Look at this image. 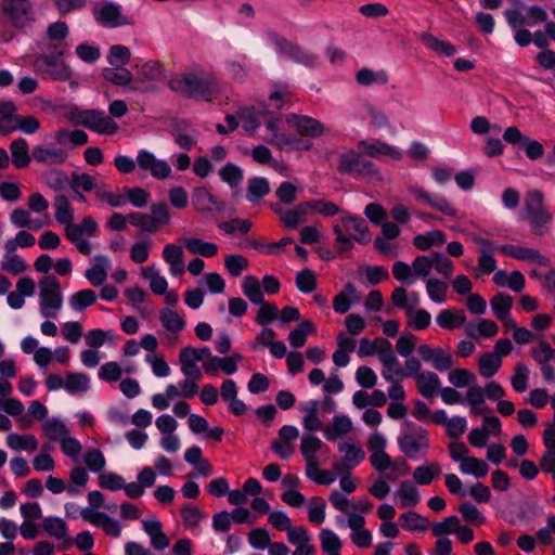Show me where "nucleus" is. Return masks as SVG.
Here are the masks:
<instances>
[{
	"mask_svg": "<svg viewBox=\"0 0 555 555\" xmlns=\"http://www.w3.org/2000/svg\"><path fill=\"white\" fill-rule=\"evenodd\" d=\"M191 203L199 212H222L225 210V202L217 198L205 186H196L192 191Z\"/></svg>",
	"mask_w": 555,
	"mask_h": 555,
	"instance_id": "11",
	"label": "nucleus"
},
{
	"mask_svg": "<svg viewBox=\"0 0 555 555\" xmlns=\"http://www.w3.org/2000/svg\"><path fill=\"white\" fill-rule=\"evenodd\" d=\"M503 140L518 150H522L530 160H537L544 155V146L541 142L524 134L517 127H508L503 133Z\"/></svg>",
	"mask_w": 555,
	"mask_h": 555,
	"instance_id": "8",
	"label": "nucleus"
},
{
	"mask_svg": "<svg viewBox=\"0 0 555 555\" xmlns=\"http://www.w3.org/2000/svg\"><path fill=\"white\" fill-rule=\"evenodd\" d=\"M324 446L322 440L310 434H306L301 438L300 452L305 460H314L315 453Z\"/></svg>",
	"mask_w": 555,
	"mask_h": 555,
	"instance_id": "50",
	"label": "nucleus"
},
{
	"mask_svg": "<svg viewBox=\"0 0 555 555\" xmlns=\"http://www.w3.org/2000/svg\"><path fill=\"white\" fill-rule=\"evenodd\" d=\"M341 227L346 231H354L353 240L361 245H366L371 242V233L366 221L357 215L345 214L340 219Z\"/></svg>",
	"mask_w": 555,
	"mask_h": 555,
	"instance_id": "15",
	"label": "nucleus"
},
{
	"mask_svg": "<svg viewBox=\"0 0 555 555\" xmlns=\"http://www.w3.org/2000/svg\"><path fill=\"white\" fill-rule=\"evenodd\" d=\"M67 156V152L60 147L36 145L33 149V157L40 164H63Z\"/></svg>",
	"mask_w": 555,
	"mask_h": 555,
	"instance_id": "17",
	"label": "nucleus"
},
{
	"mask_svg": "<svg viewBox=\"0 0 555 555\" xmlns=\"http://www.w3.org/2000/svg\"><path fill=\"white\" fill-rule=\"evenodd\" d=\"M460 470L465 475H473L476 478H485L489 472V465L480 459L468 457L460 465Z\"/></svg>",
	"mask_w": 555,
	"mask_h": 555,
	"instance_id": "45",
	"label": "nucleus"
},
{
	"mask_svg": "<svg viewBox=\"0 0 555 555\" xmlns=\"http://www.w3.org/2000/svg\"><path fill=\"white\" fill-rule=\"evenodd\" d=\"M222 182L227 183L231 189L241 184L244 179V170L233 163H227L218 172Z\"/></svg>",
	"mask_w": 555,
	"mask_h": 555,
	"instance_id": "35",
	"label": "nucleus"
},
{
	"mask_svg": "<svg viewBox=\"0 0 555 555\" xmlns=\"http://www.w3.org/2000/svg\"><path fill=\"white\" fill-rule=\"evenodd\" d=\"M63 46V43H50L47 47L49 53H39L34 56L33 67L37 75L54 81H67L73 77L70 66L64 62L69 51Z\"/></svg>",
	"mask_w": 555,
	"mask_h": 555,
	"instance_id": "2",
	"label": "nucleus"
},
{
	"mask_svg": "<svg viewBox=\"0 0 555 555\" xmlns=\"http://www.w3.org/2000/svg\"><path fill=\"white\" fill-rule=\"evenodd\" d=\"M142 275L150 281L151 291L156 295H165L168 288L167 280L154 267L142 269Z\"/></svg>",
	"mask_w": 555,
	"mask_h": 555,
	"instance_id": "46",
	"label": "nucleus"
},
{
	"mask_svg": "<svg viewBox=\"0 0 555 555\" xmlns=\"http://www.w3.org/2000/svg\"><path fill=\"white\" fill-rule=\"evenodd\" d=\"M258 305L260 308L256 313L255 322L259 326L268 327L279 318L280 310L275 304L270 301L263 300V302Z\"/></svg>",
	"mask_w": 555,
	"mask_h": 555,
	"instance_id": "39",
	"label": "nucleus"
},
{
	"mask_svg": "<svg viewBox=\"0 0 555 555\" xmlns=\"http://www.w3.org/2000/svg\"><path fill=\"white\" fill-rule=\"evenodd\" d=\"M95 263L86 270V279L94 286H100L107 278L105 267L108 264V258L104 255H96L94 257Z\"/></svg>",
	"mask_w": 555,
	"mask_h": 555,
	"instance_id": "24",
	"label": "nucleus"
},
{
	"mask_svg": "<svg viewBox=\"0 0 555 555\" xmlns=\"http://www.w3.org/2000/svg\"><path fill=\"white\" fill-rule=\"evenodd\" d=\"M356 81L364 87H369L375 82L385 85L388 81V75L385 70L374 72L367 67H363L357 72Z\"/></svg>",
	"mask_w": 555,
	"mask_h": 555,
	"instance_id": "42",
	"label": "nucleus"
},
{
	"mask_svg": "<svg viewBox=\"0 0 555 555\" xmlns=\"http://www.w3.org/2000/svg\"><path fill=\"white\" fill-rule=\"evenodd\" d=\"M295 284L302 294H311L317 288L315 273L310 269H302L297 273Z\"/></svg>",
	"mask_w": 555,
	"mask_h": 555,
	"instance_id": "51",
	"label": "nucleus"
},
{
	"mask_svg": "<svg viewBox=\"0 0 555 555\" xmlns=\"http://www.w3.org/2000/svg\"><path fill=\"white\" fill-rule=\"evenodd\" d=\"M358 146L370 157H377L379 155H390L395 158H399L400 156L399 152L395 151L387 143L380 141L369 142L366 140H361L358 143Z\"/></svg>",
	"mask_w": 555,
	"mask_h": 555,
	"instance_id": "32",
	"label": "nucleus"
},
{
	"mask_svg": "<svg viewBox=\"0 0 555 555\" xmlns=\"http://www.w3.org/2000/svg\"><path fill=\"white\" fill-rule=\"evenodd\" d=\"M436 322L440 327L452 331L466 322V314L462 309H459L456 313H453L451 309H444L437 315Z\"/></svg>",
	"mask_w": 555,
	"mask_h": 555,
	"instance_id": "30",
	"label": "nucleus"
},
{
	"mask_svg": "<svg viewBox=\"0 0 555 555\" xmlns=\"http://www.w3.org/2000/svg\"><path fill=\"white\" fill-rule=\"evenodd\" d=\"M80 516L85 520L95 526L102 527L104 532L113 538H118L121 534V527L119 521L104 512H95L91 508H83L80 512Z\"/></svg>",
	"mask_w": 555,
	"mask_h": 555,
	"instance_id": "14",
	"label": "nucleus"
},
{
	"mask_svg": "<svg viewBox=\"0 0 555 555\" xmlns=\"http://www.w3.org/2000/svg\"><path fill=\"white\" fill-rule=\"evenodd\" d=\"M92 15L96 24L104 28H117L130 24L121 14V5L114 2L104 1L101 7L94 5Z\"/></svg>",
	"mask_w": 555,
	"mask_h": 555,
	"instance_id": "10",
	"label": "nucleus"
},
{
	"mask_svg": "<svg viewBox=\"0 0 555 555\" xmlns=\"http://www.w3.org/2000/svg\"><path fill=\"white\" fill-rule=\"evenodd\" d=\"M267 38L275 46L280 57L291 60L296 64L312 68L318 64L319 57L310 50L294 43L272 29L266 30Z\"/></svg>",
	"mask_w": 555,
	"mask_h": 555,
	"instance_id": "4",
	"label": "nucleus"
},
{
	"mask_svg": "<svg viewBox=\"0 0 555 555\" xmlns=\"http://www.w3.org/2000/svg\"><path fill=\"white\" fill-rule=\"evenodd\" d=\"M54 208H55V220L61 224H66L74 219V211L70 206L68 198L59 194L54 198Z\"/></svg>",
	"mask_w": 555,
	"mask_h": 555,
	"instance_id": "43",
	"label": "nucleus"
},
{
	"mask_svg": "<svg viewBox=\"0 0 555 555\" xmlns=\"http://www.w3.org/2000/svg\"><path fill=\"white\" fill-rule=\"evenodd\" d=\"M40 313L44 318H55L56 311L62 308L63 295L57 278L46 275L39 281Z\"/></svg>",
	"mask_w": 555,
	"mask_h": 555,
	"instance_id": "6",
	"label": "nucleus"
},
{
	"mask_svg": "<svg viewBox=\"0 0 555 555\" xmlns=\"http://www.w3.org/2000/svg\"><path fill=\"white\" fill-rule=\"evenodd\" d=\"M317 332L315 325L309 321L305 320L299 323L294 330H292L288 334V341L293 348H301L305 346L307 341V336L312 335Z\"/></svg>",
	"mask_w": 555,
	"mask_h": 555,
	"instance_id": "26",
	"label": "nucleus"
},
{
	"mask_svg": "<svg viewBox=\"0 0 555 555\" xmlns=\"http://www.w3.org/2000/svg\"><path fill=\"white\" fill-rule=\"evenodd\" d=\"M431 268L446 278H450L453 271V263L443 253L433 251L429 254Z\"/></svg>",
	"mask_w": 555,
	"mask_h": 555,
	"instance_id": "59",
	"label": "nucleus"
},
{
	"mask_svg": "<svg viewBox=\"0 0 555 555\" xmlns=\"http://www.w3.org/2000/svg\"><path fill=\"white\" fill-rule=\"evenodd\" d=\"M134 67L137 68V77L133 85H131V91L139 93L156 92L157 87L153 81L160 80L164 77L162 65L156 61H147L141 66L135 64Z\"/></svg>",
	"mask_w": 555,
	"mask_h": 555,
	"instance_id": "7",
	"label": "nucleus"
},
{
	"mask_svg": "<svg viewBox=\"0 0 555 555\" xmlns=\"http://www.w3.org/2000/svg\"><path fill=\"white\" fill-rule=\"evenodd\" d=\"M296 127L301 135L311 138L320 137L324 132V126L317 119L309 116H296Z\"/></svg>",
	"mask_w": 555,
	"mask_h": 555,
	"instance_id": "33",
	"label": "nucleus"
},
{
	"mask_svg": "<svg viewBox=\"0 0 555 555\" xmlns=\"http://www.w3.org/2000/svg\"><path fill=\"white\" fill-rule=\"evenodd\" d=\"M418 391L425 398L434 397L441 386L439 376L434 372L422 373L417 376Z\"/></svg>",
	"mask_w": 555,
	"mask_h": 555,
	"instance_id": "28",
	"label": "nucleus"
},
{
	"mask_svg": "<svg viewBox=\"0 0 555 555\" xmlns=\"http://www.w3.org/2000/svg\"><path fill=\"white\" fill-rule=\"evenodd\" d=\"M515 373L511 378V384L516 392H524L528 388L529 369L524 363H517L514 369Z\"/></svg>",
	"mask_w": 555,
	"mask_h": 555,
	"instance_id": "56",
	"label": "nucleus"
},
{
	"mask_svg": "<svg viewBox=\"0 0 555 555\" xmlns=\"http://www.w3.org/2000/svg\"><path fill=\"white\" fill-rule=\"evenodd\" d=\"M520 217L524 220H528L531 232L537 236H543L547 232L548 223L552 221V215L546 209L521 215Z\"/></svg>",
	"mask_w": 555,
	"mask_h": 555,
	"instance_id": "23",
	"label": "nucleus"
},
{
	"mask_svg": "<svg viewBox=\"0 0 555 555\" xmlns=\"http://www.w3.org/2000/svg\"><path fill=\"white\" fill-rule=\"evenodd\" d=\"M42 529L55 539L62 540L67 537L68 527L65 520L59 516H49L42 520Z\"/></svg>",
	"mask_w": 555,
	"mask_h": 555,
	"instance_id": "37",
	"label": "nucleus"
},
{
	"mask_svg": "<svg viewBox=\"0 0 555 555\" xmlns=\"http://www.w3.org/2000/svg\"><path fill=\"white\" fill-rule=\"evenodd\" d=\"M336 170L339 175L350 176L354 179L371 178L378 173L376 165L353 149L338 154Z\"/></svg>",
	"mask_w": 555,
	"mask_h": 555,
	"instance_id": "5",
	"label": "nucleus"
},
{
	"mask_svg": "<svg viewBox=\"0 0 555 555\" xmlns=\"http://www.w3.org/2000/svg\"><path fill=\"white\" fill-rule=\"evenodd\" d=\"M7 444L13 450H28L34 451L38 447V442L35 436L33 435H18L15 433H11L7 437Z\"/></svg>",
	"mask_w": 555,
	"mask_h": 555,
	"instance_id": "44",
	"label": "nucleus"
},
{
	"mask_svg": "<svg viewBox=\"0 0 555 555\" xmlns=\"http://www.w3.org/2000/svg\"><path fill=\"white\" fill-rule=\"evenodd\" d=\"M96 301V294L90 288L81 289L72 295L69 305L75 311H82Z\"/></svg>",
	"mask_w": 555,
	"mask_h": 555,
	"instance_id": "47",
	"label": "nucleus"
},
{
	"mask_svg": "<svg viewBox=\"0 0 555 555\" xmlns=\"http://www.w3.org/2000/svg\"><path fill=\"white\" fill-rule=\"evenodd\" d=\"M397 494L400 498L401 507H413L420 502L418 490L410 480L400 483Z\"/></svg>",
	"mask_w": 555,
	"mask_h": 555,
	"instance_id": "40",
	"label": "nucleus"
},
{
	"mask_svg": "<svg viewBox=\"0 0 555 555\" xmlns=\"http://www.w3.org/2000/svg\"><path fill=\"white\" fill-rule=\"evenodd\" d=\"M460 521V518L455 515L446 517L443 520L431 525V533L435 537L453 534L457 531Z\"/></svg>",
	"mask_w": 555,
	"mask_h": 555,
	"instance_id": "52",
	"label": "nucleus"
},
{
	"mask_svg": "<svg viewBox=\"0 0 555 555\" xmlns=\"http://www.w3.org/2000/svg\"><path fill=\"white\" fill-rule=\"evenodd\" d=\"M376 341L379 344L376 353L379 354V360L383 366H398V359L393 353L391 343L386 338H377Z\"/></svg>",
	"mask_w": 555,
	"mask_h": 555,
	"instance_id": "62",
	"label": "nucleus"
},
{
	"mask_svg": "<svg viewBox=\"0 0 555 555\" xmlns=\"http://www.w3.org/2000/svg\"><path fill=\"white\" fill-rule=\"evenodd\" d=\"M116 337V334L113 330L104 331L102 328H94L88 331L85 336L86 344L91 348H100L102 347L107 339Z\"/></svg>",
	"mask_w": 555,
	"mask_h": 555,
	"instance_id": "58",
	"label": "nucleus"
},
{
	"mask_svg": "<svg viewBox=\"0 0 555 555\" xmlns=\"http://www.w3.org/2000/svg\"><path fill=\"white\" fill-rule=\"evenodd\" d=\"M89 376L85 373L70 372L66 374L64 388L70 395L87 392L89 389Z\"/></svg>",
	"mask_w": 555,
	"mask_h": 555,
	"instance_id": "38",
	"label": "nucleus"
},
{
	"mask_svg": "<svg viewBox=\"0 0 555 555\" xmlns=\"http://www.w3.org/2000/svg\"><path fill=\"white\" fill-rule=\"evenodd\" d=\"M321 547L324 553L336 554L341 548L338 535L331 529H323L320 533Z\"/></svg>",
	"mask_w": 555,
	"mask_h": 555,
	"instance_id": "55",
	"label": "nucleus"
},
{
	"mask_svg": "<svg viewBox=\"0 0 555 555\" xmlns=\"http://www.w3.org/2000/svg\"><path fill=\"white\" fill-rule=\"evenodd\" d=\"M181 518L183 521V525L188 529H194L197 528L199 525V521L204 517L203 512L195 505L192 504H185L180 509Z\"/></svg>",
	"mask_w": 555,
	"mask_h": 555,
	"instance_id": "53",
	"label": "nucleus"
},
{
	"mask_svg": "<svg viewBox=\"0 0 555 555\" xmlns=\"http://www.w3.org/2000/svg\"><path fill=\"white\" fill-rule=\"evenodd\" d=\"M400 451L411 460L416 459V454L422 449H428V439L426 429H418V434H402L397 439Z\"/></svg>",
	"mask_w": 555,
	"mask_h": 555,
	"instance_id": "13",
	"label": "nucleus"
},
{
	"mask_svg": "<svg viewBox=\"0 0 555 555\" xmlns=\"http://www.w3.org/2000/svg\"><path fill=\"white\" fill-rule=\"evenodd\" d=\"M365 459V452L360 446L350 444L347 446V453L340 462L333 464V469L338 475L344 473L349 474L351 469L357 467Z\"/></svg>",
	"mask_w": 555,
	"mask_h": 555,
	"instance_id": "16",
	"label": "nucleus"
},
{
	"mask_svg": "<svg viewBox=\"0 0 555 555\" xmlns=\"http://www.w3.org/2000/svg\"><path fill=\"white\" fill-rule=\"evenodd\" d=\"M99 486L109 491H118L125 487V478L116 473L105 472L99 476Z\"/></svg>",
	"mask_w": 555,
	"mask_h": 555,
	"instance_id": "61",
	"label": "nucleus"
},
{
	"mask_svg": "<svg viewBox=\"0 0 555 555\" xmlns=\"http://www.w3.org/2000/svg\"><path fill=\"white\" fill-rule=\"evenodd\" d=\"M449 382L457 388L472 386L476 383V375L467 369H454L448 375Z\"/></svg>",
	"mask_w": 555,
	"mask_h": 555,
	"instance_id": "49",
	"label": "nucleus"
},
{
	"mask_svg": "<svg viewBox=\"0 0 555 555\" xmlns=\"http://www.w3.org/2000/svg\"><path fill=\"white\" fill-rule=\"evenodd\" d=\"M352 429V422L348 415H335L332 425L323 430L324 438L327 441H336Z\"/></svg>",
	"mask_w": 555,
	"mask_h": 555,
	"instance_id": "21",
	"label": "nucleus"
},
{
	"mask_svg": "<svg viewBox=\"0 0 555 555\" xmlns=\"http://www.w3.org/2000/svg\"><path fill=\"white\" fill-rule=\"evenodd\" d=\"M10 152L12 156V163L17 169L27 167L31 157L29 155L28 143L25 139L18 138L11 142Z\"/></svg>",
	"mask_w": 555,
	"mask_h": 555,
	"instance_id": "22",
	"label": "nucleus"
},
{
	"mask_svg": "<svg viewBox=\"0 0 555 555\" xmlns=\"http://www.w3.org/2000/svg\"><path fill=\"white\" fill-rule=\"evenodd\" d=\"M513 302V297L506 293H498L494 295L490 300V305L495 318L500 321H505L511 314Z\"/></svg>",
	"mask_w": 555,
	"mask_h": 555,
	"instance_id": "27",
	"label": "nucleus"
},
{
	"mask_svg": "<svg viewBox=\"0 0 555 555\" xmlns=\"http://www.w3.org/2000/svg\"><path fill=\"white\" fill-rule=\"evenodd\" d=\"M159 321L162 325L171 333H179L184 330L186 322L175 310L164 308L159 313Z\"/></svg>",
	"mask_w": 555,
	"mask_h": 555,
	"instance_id": "36",
	"label": "nucleus"
},
{
	"mask_svg": "<svg viewBox=\"0 0 555 555\" xmlns=\"http://www.w3.org/2000/svg\"><path fill=\"white\" fill-rule=\"evenodd\" d=\"M241 287L243 294L251 304L258 305L263 302L264 296L261 284L255 275H246L242 281Z\"/></svg>",
	"mask_w": 555,
	"mask_h": 555,
	"instance_id": "29",
	"label": "nucleus"
},
{
	"mask_svg": "<svg viewBox=\"0 0 555 555\" xmlns=\"http://www.w3.org/2000/svg\"><path fill=\"white\" fill-rule=\"evenodd\" d=\"M422 42L427 49L442 56L450 57L456 53V49L453 44L448 41L440 40L428 33L422 35Z\"/></svg>",
	"mask_w": 555,
	"mask_h": 555,
	"instance_id": "31",
	"label": "nucleus"
},
{
	"mask_svg": "<svg viewBox=\"0 0 555 555\" xmlns=\"http://www.w3.org/2000/svg\"><path fill=\"white\" fill-rule=\"evenodd\" d=\"M446 243V234L440 230H434L426 234H417L413 238V245L420 250H428L433 246Z\"/></svg>",
	"mask_w": 555,
	"mask_h": 555,
	"instance_id": "34",
	"label": "nucleus"
},
{
	"mask_svg": "<svg viewBox=\"0 0 555 555\" xmlns=\"http://www.w3.org/2000/svg\"><path fill=\"white\" fill-rule=\"evenodd\" d=\"M182 241L185 248L191 254L210 258L216 256L218 253V246L215 243L205 242L198 237H184Z\"/></svg>",
	"mask_w": 555,
	"mask_h": 555,
	"instance_id": "25",
	"label": "nucleus"
},
{
	"mask_svg": "<svg viewBox=\"0 0 555 555\" xmlns=\"http://www.w3.org/2000/svg\"><path fill=\"white\" fill-rule=\"evenodd\" d=\"M544 208V195L539 190H530L525 197V205L521 215H528L543 210Z\"/></svg>",
	"mask_w": 555,
	"mask_h": 555,
	"instance_id": "57",
	"label": "nucleus"
},
{
	"mask_svg": "<svg viewBox=\"0 0 555 555\" xmlns=\"http://www.w3.org/2000/svg\"><path fill=\"white\" fill-rule=\"evenodd\" d=\"M106 59L111 66L125 67L130 62L131 52L124 44H114L109 48Z\"/></svg>",
	"mask_w": 555,
	"mask_h": 555,
	"instance_id": "48",
	"label": "nucleus"
},
{
	"mask_svg": "<svg viewBox=\"0 0 555 555\" xmlns=\"http://www.w3.org/2000/svg\"><path fill=\"white\" fill-rule=\"evenodd\" d=\"M502 360L492 352H483L478 360L479 373L486 378L492 377L501 367Z\"/></svg>",
	"mask_w": 555,
	"mask_h": 555,
	"instance_id": "41",
	"label": "nucleus"
},
{
	"mask_svg": "<svg viewBox=\"0 0 555 555\" xmlns=\"http://www.w3.org/2000/svg\"><path fill=\"white\" fill-rule=\"evenodd\" d=\"M224 267L232 276L236 278L247 269L248 260L242 255L231 254L224 258Z\"/></svg>",
	"mask_w": 555,
	"mask_h": 555,
	"instance_id": "64",
	"label": "nucleus"
},
{
	"mask_svg": "<svg viewBox=\"0 0 555 555\" xmlns=\"http://www.w3.org/2000/svg\"><path fill=\"white\" fill-rule=\"evenodd\" d=\"M102 77L114 86L128 87L131 91V85L134 82L133 74L126 67L112 66L104 67Z\"/></svg>",
	"mask_w": 555,
	"mask_h": 555,
	"instance_id": "18",
	"label": "nucleus"
},
{
	"mask_svg": "<svg viewBox=\"0 0 555 555\" xmlns=\"http://www.w3.org/2000/svg\"><path fill=\"white\" fill-rule=\"evenodd\" d=\"M359 295L356 286L351 282L344 285V289L333 299V309L335 312L344 314L349 311L351 301H358Z\"/></svg>",
	"mask_w": 555,
	"mask_h": 555,
	"instance_id": "19",
	"label": "nucleus"
},
{
	"mask_svg": "<svg viewBox=\"0 0 555 555\" xmlns=\"http://www.w3.org/2000/svg\"><path fill=\"white\" fill-rule=\"evenodd\" d=\"M168 87L171 91L193 100L211 101L220 92L218 80L211 74H183L172 77Z\"/></svg>",
	"mask_w": 555,
	"mask_h": 555,
	"instance_id": "1",
	"label": "nucleus"
},
{
	"mask_svg": "<svg viewBox=\"0 0 555 555\" xmlns=\"http://www.w3.org/2000/svg\"><path fill=\"white\" fill-rule=\"evenodd\" d=\"M44 435L52 441H57L63 438L67 433L65 424L57 418L47 420L43 424Z\"/></svg>",
	"mask_w": 555,
	"mask_h": 555,
	"instance_id": "60",
	"label": "nucleus"
},
{
	"mask_svg": "<svg viewBox=\"0 0 555 555\" xmlns=\"http://www.w3.org/2000/svg\"><path fill=\"white\" fill-rule=\"evenodd\" d=\"M531 356L539 364L546 365L550 361H555V349L552 348L548 341L542 339L539 343V347L532 350Z\"/></svg>",
	"mask_w": 555,
	"mask_h": 555,
	"instance_id": "63",
	"label": "nucleus"
},
{
	"mask_svg": "<svg viewBox=\"0 0 555 555\" xmlns=\"http://www.w3.org/2000/svg\"><path fill=\"white\" fill-rule=\"evenodd\" d=\"M270 182L264 177H251L247 182L246 199L251 204L259 203L270 193Z\"/></svg>",
	"mask_w": 555,
	"mask_h": 555,
	"instance_id": "20",
	"label": "nucleus"
},
{
	"mask_svg": "<svg viewBox=\"0 0 555 555\" xmlns=\"http://www.w3.org/2000/svg\"><path fill=\"white\" fill-rule=\"evenodd\" d=\"M441 473L439 466L422 465L414 469L413 479L416 483L427 486Z\"/></svg>",
	"mask_w": 555,
	"mask_h": 555,
	"instance_id": "54",
	"label": "nucleus"
},
{
	"mask_svg": "<svg viewBox=\"0 0 555 555\" xmlns=\"http://www.w3.org/2000/svg\"><path fill=\"white\" fill-rule=\"evenodd\" d=\"M65 117L74 125H80L99 134L112 135L118 130V125L101 109H81L70 105Z\"/></svg>",
	"mask_w": 555,
	"mask_h": 555,
	"instance_id": "3",
	"label": "nucleus"
},
{
	"mask_svg": "<svg viewBox=\"0 0 555 555\" xmlns=\"http://www.w3.org/2000/svg\"><path fill=\"white\" fill-rule=\"evenodd\" d=\"M511 513L513 516L507 520L509 525L530 524L543 514V507L537 500L527 499L515 503Z\"/></svg>",
	"mask_w": 555,
	"mask_h": 555,
	"instance_id": "12",
	"label": "nucleus"
},
{
	"mask_svg": "<svg viewBox=\"0 0 555 555\" xmlns=\"http://www.w3.org/2000/svg\"><path fill=\"white\" fill-rule=\"evenodd\" d=\"M29 0H1L0 13L10 18L17 30H23L33 21Z\"/></svg>",
	"mask_w": 555,
	"mask_h": 555,
	"instance_id": "9",
	"label": "nucleus"
}]
</instances>
